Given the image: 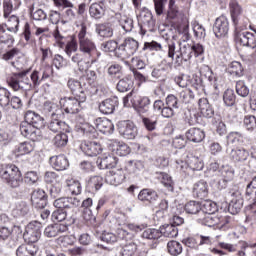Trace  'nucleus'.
<instances>
[{"instance_id": "obj_1", "label": "nucleus", "mask_w": 256, "mask_h": 256, "mask_svg": "<svg viewBox=\"0 0 256 256\" xmlns=\"http://www.w3.org/2000/svg\"><path fill=\"white\" fill-rule=\"evenodd\" d=\"M162 37L164 39L163 42L154 40L145 42L142 51H155L160 55H167L168 59L175 61L176 65H183L187 61H191L192 57H203L205 55V46L201 43H179L177 49V44L169 38V33L162 32Z\"/></svg>"}, {"instance_id": "obj_2", "label": "nucleus", "mask_w": 256, "mask_h": 256, "mask_svg": "<svg viewBox=\"0 0 256 256\" xmlns=\"http://www.w3.org/2000/svg\"><path fill=\"white\" fill-rule=\"evenodd\" d=\"M0 177L10 189L23 193L25 188L23 187V181L26 185H37L39 181V174L35 171H29L24 175L21 174V170L15 164H7L0 169Z\"/></svg>"}, {"instance_id": "obj_3", "label": "nucleus", "mask_w": 256, "mask_h": 256, "mask_svg": "<svg viewBox=\"0 0 256 256\" xmlns=\"http://www.w3.org/2000/svg\"><path fill=\"white\" fill-rule=\"evenodd\" d=\"M78 50L80 54H76L73 57L74 61H80V65L84 71H87L95 59L93 55L97 53V45L93 42V39L89 38L87 35V26L85 24L80 25V30L78 32Z\"/></svg>"}, {"instance_id": "obj_4", "label": "nucleus", "mask_w": 256, "mask_h": 256, "mask_svg": "<svg viewBox=\"0 0 256 256\" xmlns=\"http://www.w3.org/2000/svg\"><path fill=\"white\" fill-rule=\"evenodd\" d=\"M67 87L70 93H72L74 97L81 99V101H87V97L97 95V89L91 86L86 79L80 78V80H77L75 78H69Z\"/></svg>"}, {"instance_id": "obj_5", "label": "nucleus", "mask_w": 256, "mask_h": 256, "mask_svg": "<svg viewBox=\"0 0 256 256\" xmlns=\"http://www.w3.org/2000/svg\"><path fill=\"white\" fill-rule=\"evenodd\" d=\"M229 7L232 25L235 31H245V29H247L248 20L243 14V7H241L237 1L230 2Z\"/></svg>"}, {"instance_id": "obj_6", "label": "nucleus", "mask_w": 256, "mask_h": 256, "mask_svg": "<svg viewBox=\"0 0 256 256\" xmlns=\"http://www.w3.org/2000/svg\"><path fill=\"white\" fill-rule=\"evenodd\" d=\"M138 25L140 26V35L142 37L147 35V33H153L155 31L156 20L151 10L142 8L138 15Z\"/></svg>"}, {"instance_id": "obj_7", "label": "nucleus", "mask_w": 256, "mask_h": 256, "mask_svg": "<svg viewBox=\"0 0 256 256\" xmlns=\"http://www.w3.org/2000/svg\"><path fill=\"white\" fill-rule=\"evenodd\" d=\"M139 51V41L128 37L121 44H119L117 58L129 59Z\"/></svg>"}, {"instance_id": "obj_8", "label": "nucleus", "mask_w": 256, "mask_h": 256, "mask_svg": "<svg viewBox=\"0 0 256 256\" xmlns=\"http://www.w3.org/2000/svg\"><path fill=\"white\" fill-rule=\"evenodd\" d=\"M87 100H81L79 96H69L60 99L62 111L70 115H77L83 109V103Z\"/></svg>"}, {"instance_id": "obj_9", "label": "nucleus", "mask_w": 256, "mask_h": 256, "mask_svg": "<svg viewBox=\"0 0 256 256\" xmlns=\"http://www.w3.org/2000/svg\"><path fill=\"white\" fill-rule=\"evenodd\" d=\"M51 75H53V67H51L50 65L42 66L39 69L33 70L30 75L32 87H39L41 83L47 81V79H49Z\"/></svg>"}, {"instance_id": "obj_10", "label": "nucleus", "mask_w": 256, "mask_h": 256, "mask_svg": "<svg viewBox=\"0 0 256 256\" xmlns=\"http://www.w3.org/2000/svg\"><path fill=\"white\" fill-rule=\"evenodd\" d=\"M117 129L121 137H124V139H135L139 133L137 126L131 120L119 121Z\"/></svg>"}, {"instance_id": "obj_11", "label": "nucleus", "mask_w": 256, "mask_h": 256, "mask_svg": "<svg viewBox=\"0 0 256 256\" xmlns=\"http://www.w3.org/2000/svg\"><path fill=\"white\" fill-rule=\"evenodd\" d=\"M256 33V30H253ZM236 41L242 45V47L256 48V34L249 31L238 30L235 31Z\"/></svg>"}, {"instance_id": "obj_12", "label": "nucleus", "mask_w": 256, "mask_h": 256, "mask_svg": "<svg viewBox=\"0 0 256 256\" xmlns=\"http://www.w3.org/2000/svg\"><path fill=\"white\" fill-rule=\"evenodd\" d=\"M53 205L56 209L67 211L81 206V198L79 197H60L54 200Z\"/></svg>"}, {"instance_id": "obj_13", "label": "nucleus", "mask_w": 256, "mask_h": 256, "mask_svg": "<svg viewBox=\"0 0 256 256\" xmlns=\"http://www.w3.org/2000/svg\"><path fill=\"white\" fill-rule=\"evenodd\" d=\"M64 47H65L64 51L67 57L71 59L72 63H76L78 70L83 73L84 70H83V66L81 65V61L79 60L77 61L73 59L76 55H81L80 52H77L79 51V44H77V40L71 39L70 41L65 43Z\"/></svg>"}, {"instance_id": "obj_14", "label": "nucleus", "mask_w": 256, "mask_h": 256, "mask_svg": "<svg viewBox=\"0 0 256 256\" xmlns=\"http://www.w3.org/2000/svg\"><path fill=\"white\" fill-rule=\"evenodd\" d=\"M213 33L218 39L225 37L229 33V18L227 16L221 15L215 20Z\"/></svg>"}, {"instance_id": "obj_15", "label": "nucleus", "mask_w": 256, "mask_h": 256, "mask_svg": "<svg viewBox=\"0 0 256 256\" xmlns=\"http://www.w3.org/2000/svg\"><path fill=\"white\" fill-rule=\"evenodd\" d=\"M228 197L230 199L228 211L231 215H237V213L243 209V198L241 197V192H229Z\"/></svg>"}, {"instance_id": "obj_16", "label": "nucleus", "mask_w": 256, "mask_h": 256, "mask_svg": "<svg viewBox=\"0 0 256 256\" xmlns=\"http://www.w3.org/2000/svg\"><path fill=\"white\" fill-rule=\"evenodd\" d=\"M80 149L87 157H97L103 151L101 144L96 141H84L81 143Z\"/></svg>"}, {"instance_id": "obj_17", "label": "nucleus", "mask_w": 256, "mask_h": 256, "mask_svg": "<svg viewBox=\"0 0 256 256\" xmlns=\"http://www.w3.org/2000/svg\"><path fill=\"white\" fill-rule=\"evenodd\" d=\"M69 231V226L65 223H54L48 225L44 229V236L48 238L59 237L63 235V233H67Z\"/></svg>"}, {"instance_id": "obj_18", "label": "nucleus", "mask_w": 256, "mask_h": 256, "mask_svg": "<svg viewBox=\"0 0 256 256\" xmlns=\"http://www.w3.org/2000/svg\"><path fill=\"white\" fill-rule=\"evenodd\" d=\"M179 107H181L179 98L173 94H170L166 97L163 115L171 119V117H175V109H179Z\"/></svg>"}, {"instance_id": "obj_19", "label": "nucleus", "mask_w": 256, "mask_h": 256, "mask_svg": "<svg viewBox=\"0 0 256 256\" xmlns=\"http://www.w3.org/2000/svg\"><path fill=\"white\" fill-rule=\"evenodd\" d=\"M117 161V156L110 153H104L97 158L96 165L98 166V169H113L114 167H117Z\"/></svg>"}, {"instance_id": "obj_20", "label": "nucleus", "mask_w": 256, "mask_h": 256, "mask_svg": "<svg viewBox=\"0 0 256 256\" xmlns=\"http://www.w3.org/2000/svg\"><path fill=\"white\" fill-rule=\"evenodd\" d=\"M25 122L28 123V125H31L34 127V129H43L45 126V119L41 117V115L37 114L35 111L28 110L25 113L24 116Z\"/></svg>"}, {"instance_id": "obj_21", "label": "nucleus", "mask_w": 256, "mask_h": 256, "mask_svg": "<svg viewBox=\"0 0 256 256\" xmlns=\"http://www.w3.org/2000/svg\"><path fill=\"white\" fill-rule=\"evenodd\" d=\"M116 107H119V98L114 96L103 100L99 105V111L103 115H113Z\"/></svg>"}, {"instance_id": "obj_22", "label": "nucleus", "mask_w": 256, "mask_h": 256, "mask_svg": "<svg viewBox=\"0 0 256 256\" xmlns=\"http://www.w3.org/2000/svg\"><path fill=\"white\" fill-rule=\"evenodd\" d=\"M48 129L53 133H59V131L60 133L63 131L65 133H71V127L68 126V124L64 121L59 120V116H55V114H53L51 117V120L48 124Z\"/></svg>"}, {"instance_id": "obj_23", "label": "nucleus", "mask_w": 256, "mask_h": 256, "mask_svg": "<svg viewBox=\"0 0 256 256\" xmlns=\"http://www.w3.org/2000/svg\"><path fill=\"white\" fill-rule=\"evenodd\" d=\"M31 203L35 209H45L47 207V193L44 190H34L31 195Z\"/></svg>"}, {"instance_id": "obj_24", "label": "nucleus", "mask_w": 256, "mask_h": 256, "mask_svg": "<svg viewBox=\"0 0 256 256\" xmlns=\"http://www.w3.org/2000/svg\"><path fill=\"white\" fill-rule=\"evenodd\" d=\"M94 125L97 131H100L103 135H112L113 131H115V125L107 118H96Z\"/></svg>"}, {"instance_id": "obj_25", "label": "nucleus", "mask_w": 256, "mask_h": 256, "mask_svg": "<svg viewBox=\"0 0 256 256\" xmlns=\"http://www.w3.org/2000/svg\"><path fill=\"white\" fill-rule=\"evenodd\" d=\"M95 33L102 39H111L114 34L113 24L111 22L96 24Z\"/></svg>"}, {"instance_id": "obj_26", "label": "nucleus", "mask_w": 256, "mask_h": 256, "mask_svg": "<svg viewBox=\"0 0 256 256\" xmlns=\"http://www.w3.org/2000/svg\"><path fill=\"white\" fill-rule=\"evenodd\" d=\"M105 181L108 185L118 187V185H121L125 181V172L123 170L109 171L106 173Z\"/></svg>"}, {"instance_id": "obj_27", "label": "nucleus", "mask_w": 256, "mask_h": 256, "mask_svg": "<svg viewBox=\"0 0 256 256\" xmlns=\"http://www.w3.org/2000/svg\"><path fill=\"white\" fill-rule=\"evenodd\" d=\"M142 239H146L147 241H151L152 249H155L159 243V239L161 237V229L157 228H147L142 232Z\"/></svg>"}, {"instance_id": "obj_28", "label": "nucleus", "mask_w": 256, "mask_h": 256, "mask_svg": "<svg viewBox=\"0 0 256 256\" xmlns=\"http://www.w3.org/2000/svg\"><path fill=\"white\" fill-rule=\"evenodd\" d=\"M192 193L196 199H205L209 195V184L205 180L196 182L193 186Z\"/></svg>"}, {"instance_id": "obj_29", "label": "nucleus", "mask_w": 256, "mask_h": 256, "mask_svg": "<svg viewBox=\"0 0 256 256\" xmlns=\"http://www.w3.org/2000/svg\"><path fill=\"white\" fill-rule=\"evenodd\" d=\"M155 179H157L167 191H170L171 193L175 191V181H173L171 175L166 172H156Z\"/></svg>"}, {"instance_id": "obj_30", "label": "nucleus", "mask_w": 256, "mask_h": 256, "mask_svg": "<svg viewBox=\"0 0 256 256\" xmlns=\"http://www.w3.org/2000/svg\"><path fill=\"white\" fill-rule=\"evenodd\" d=\"M49 161L55 171H65L69 168V160L65 155L52 156Z\"/></svg>"}, {"instance_id": "obj_31", "label": "nucleus", "mask_w": 256, "mask_h": 256, "mask_svg": "<svg viewBox=\"0 0 256 256\" xmlns=\"http://www.w3.org/2000/svg\"><path fill=\"white\" fill-rule=\"evenodd\" d=\"M114 17L126 33H131V31L135 29V22L133 21V18L127 15H122L121 13H116Z\"/></svg>"}, {"instance_id": "obj_32", "label": "nucleus", "mask_w": 256, "mask_h": 256, "mask_svg": "<svg viewBox=\"0 0 256 256\" xmlns=\"http://www.w3.org/2000/svg\"><path fill=\"white\" fill-rule=\"evenodd\" d=\"M186 139L192 143H201L205 139V130L197 127L188 129L185 133Z\"/></svg>"}, {"instance_id": "obj_33", "label": "nucleus", "mask_w": 256, "mask_h": 256, "mask_svg": "<svg viewBox=\"0 0 256 256\" xmlns=\"http://www.w3.org/2000/svg\"><path fill=\"white\" fill-rule=\"evenodd\" d=\"M157 199H159V194L153 189L144 188L138 194V201L142 203H155Z\"/></svg>"}, {"instance_id": "obj_34", "label": "nucleus", "mask_w": 256, "mask_h": 256, "mask_svg": "<svg viewBox=\"0 0 256 256\" xmlns=\"http://www.w3.org/2000/svg\"><path fill=\"white\" fill-rule=\"evenodd\" d=\"M20 133L23 137H28V139H31L32 141H37V135H39V130L24 121L20 124Z\"/></svg>"}, {"instance_id": "obj_35", "label": "nucleus", "mask_w": 256, "mask_h": 256, "mask_svg": "<svg viewBox=\"0 0 256 256\" xmlns=\"http://www.w3.org/2000/svg\"><path fill=\"white\" fill-rule=\"evenodd\" d=\"M39 253L37 244H21L16 249V256H35Z\"/></svg>"}, {"instance_id": "obj_36", "label": "nucleus", "mask_w": 256, "mask_h": 256, "mask_svg": "<svg viewBox=\"0 0 256 256\" xmlns=\"http://www.w3.org/2000/svg\"><path fill=\"white\" fill-rule=\"evenodd\" d=\"M198 105L201 115L206 119H211V117L215 115V110L213 109V106L210 105L207 98H200L198 101Z\"/></svg>"}, {"instance_id": "obj_37", "label": "nucleus", "mask_w": 256, "mask_h": 256, "mask_svg": "<svg viewBox=\"0 0 256 256\" xmlns=\"http://www.w3.org/2000/svg\"><path fill=\"white\" fill-rule=\"evenodd\" d=\"M12 215L13 217H29L31 215V206L25 201H20L12 210Z\"/></svg>"}, {"instance_id": "obj_38", "label": "nucleus", "mask_w": 256, "mask_h": 256, "mask_svg": "<svg viewBox=\"0 0 256 256\" xmlns=\"http://www.w3.org/2000/svg\"><path fill=\"white\" fill-rule=\"evenodd\" d=\"M21 7V0H3L4 19L9 18L13 11H17Z\"/></svg>"}, {"instance_id": "obj_39", "label": "nucleus", "mask_w": 256, "mask_h": 256, "mask_svg": "<svg viewBox=\"0 0 256 256\" xmlns=\"http://www.w3.org/2000/svg\"><path fill=\"white\" fill-rule=\"evenodd\" d=\"M230 159L235 163L247 161L249 157V151L245 150V148H234L229 153Z\"/></svg>"}, {"instance_id": "obj_40", "label": "nucleus", "mask_w": 256, "mask_h": 256, "mask_svg": "<svg viewBox=\"0 0 256 256\" xmlns=\"http://www.w3.org/2000/svg\"><path fill=\"white\" fill-rule=\"evenodd\" d=\"M201 75H204L208 79L210 85L217 91L219 89V80L217 74L213 73V70L209 66H204L201 71Z\"/></svg>"}, {"instance_id": "obj_41", "label": "nucleus", "mask_w": 256, "mask_h": 256, "mask_svg": "<svg viewBox=\"0 0 256 256\" xmlns=\"http://www.w3.org/2000/svg\"><path fill=\"white\" fill-rule=\"evenodd\" d=\"M89 15L92 19L99 21L105 17V7L101 3H93L89 7Z\"/></svg>"}, {"instance_id": "obj_42", "label": "nucleus", "mask_w": 256, "mask_h": 256, "mask_svg": "<svg viewBox=\"0 0 256 256\" xmlns=\"http://www.w3.org/2000/svg\"><path fill=\"white\" fill-rule=\"evenodd\" d=\"M218 176L222 177L224 183H229V181H233V178L235 177V169L229 165H223L218 170Z\"/></svg>"}, {"instance_id": "obj_43", "label": "nucleus", "mask_w": 256, "mask_h": 256, "mask_svg": "<svg viewBox=\"0 0 256 256\" xmlns=\"http://www.w3.org/2000/svg\"><path fill=\"white\" fill-rule=\"evenodd\" d=\"M86 187L88 191L95 193V191H99L103 187V177L101 176H92L89 178Z\"/></svg>"}, {"instance_id": "obj_44", "label": "nucleus", "mask_w": 256, "mask_h": 256, "mask_svg": "<svg viewBox=\"0 0 256 256\" xmlns=\"http://www.w3.org/2000/svg\"><path fill=\"white\" fill-rule=\"evenodd\" d=\"M68 133H71V132L62 131L58 133L52 140L54 147H57L58 149L66 147L67 143H69Z\"/></svg>"}, {"instance_id": "obj_45", "label": "nucleus", "mask_w": 256, "mask_h": 256, "mask_svg": "<svg viewBox=\"0 0 256 256\" xmlns=\"http://www.w3.org/2000/svg\"><path fill=\"white\" fill-rule=\"evenodd\" d=\"M11 100V91L5 87H0V107L4 111H9V103Z\"/></svg>"}, {"instance_id": "obj_46", "label": "nucleus", "mask_w": 256, "mask_h": 256, "mask_svg": "<svg viewBox=\"0 0 256 256\" xmlns=\"http://www.w3.org/2000/svg\"><path fill=\"white\" fill-rule=\"evenodd\" d=\"M161 237H177L179 235V230L172 223L164 224L160 227Z\"/></svg>"}, {"instance_id": "obj_47", "label": "nucleus", "mask_w": 256, "mask_h": 256, "mask_svg": "<svg viewBox=\"0 0 256 256\" xmlns=\"http://www.w3.org/2000/svg\"><path fill=\"white\" fill-rule=\"evenodd\" d=\"M116 89L119 93H127V91H131L133 89V80L129 76L120 79Z\"/></svg>"}, {"instance_id": "obj_48", "label": "nucleus", "mask_w": 256, "mask_h": 256, "mask_svg": "<svg viewBox=\"0 0 256 256\" xmlns=\"http://www.w3.org/2000/svg\"><path fill=\"white\" fill-rule=\"evenodd\" d=\"M100 49H102L104 53H114L115 57H117L119 43H117L115 40H108L100 45Z\"/></svg>"}, {"instance_id": "obj_49", "label": "nucleus", "mask_w": 256, "mask_h": 256, "mask_svg": "<svg viewBox=\"0 0 256 256\" xmlns=\"http://www.w3.org/2000/svg\"><path fill=\"white\" fill-rule=\"evenodd\" d=\"M201 211L202 213L208 214V215H215L217 211H219V207L217 206V203L211 200H204L201 203Z\"/></svg>"}, {"instance_id": "obj_50", "label": "nucleus", "mask_w": 256, "mask_h": 256, "mask_svg": "<svg viewBox=\"0 0 256 256\" xmlns=\"http://www.w3.org/2000/svg\"><path fill=\"white\" fill-rule=\"evenodd\" d=\"M204 167H205V163L203 162V159H201L197 156L189 157L188 169H191L192 171H203Z\"/></svg>"}, {"instance_id": "obj_51", "label": "nucleus", "mask_w": 256, "mask_h": 256, "mask_svg": "<svg viewBox=\"0 0 256 256\" xmlns=\"http://www.w3.org/2000/svg\"><path fill=\"white\" fill-rule=\"evenodd\" d=\"M20 72L13 73L12 75L7 77V84L13 91H20L21 83H20Z\"/></svg>"}, {"instance_id": "obj_52", "label": "nucleus", "mask_w": 256, "mask_h": 256, "mask_svg": "<svg viewBox=\"0 0 256 256\" xmlns=\"http://www.w3.org/2000/svg\"><path fill=\"white\" fill-rule=\"evenodd\" d=\"M184 210L189 215H197L201 211V202L191 200L185 204Z\"/></svg>"}, {"instance_id": "obj_53", "label": "nucleus", "mask_w": 256, "mask_h": 256, "mask_svg": "<svg viewBox=\"0 0 256 256\" xmlns=\"http://www.w3.org/2000/svg\"><path fill=\"white\" fill-rule=\"evenodd\" d=\"M243 127L248 131V133H253L256 129V117L255 115L248 114L244 116Z\"/></svg>"}, {"instance_id": "obj_54", "label": "nucleus", "mask_w": 256, "mask_h": 256, "mask_svg": "<svg viewBox=\"0 0 256 256\" xmlns=\"http://www.w3.org/2000/svg\"><path fill=\"white\" fill-rule=\"evenodd\" d=\"M13 43H15V39L11 34L5 33V26L3 24H0V44L7 45L8 47L13 46Z\"/></svg>"}, {"instance_id": "obj_55", "label": "nucleus", "mask_w": 256, "mask_h": 256, "mask_svg": "<svg viewBox=\"0 0 256 256\" xmlns=\"http://www.w3.org/2000/svg\"><path fill=\"white\" fill-rule=\"evenodd\" d=\"M245 196L248 197V199H252L256 204V175L247 184Z\"/></svg>"}, {"instance_id": "obj_56", "label": "nucleus", "mask_w": 256, "mask_h": 256, "mask_svg": "<svg viewBox=\"0 0 256 256\" xmlns=\"http://www.w3.org/2000/svg\"><path fill=\"white\" fill-rule=\"evenodd\" d=\"M28 71L20 72V91H30L33 89V84L29 77H27Z\"/></svg>"}, {"instance_id": "obj_57", "label": "nucleus", "mask_w": 256, "mask_h": 256, "mask_svg": "<svg viewBox=\"0 0 256 256\" xmlns=\"http://www.w3.org/2000/svg\"><path fill=\"white\" fill-rule=\"evenodd\" d=\"M167 249L168 253L173 256L181 255V253H183V245L175 240L168 242Z\"/></svg>"}, {"instance_id": "obj_58", "label": "nucleus", "mask_w": 256, "mask_h": 256, "mask_svg": "<svg viewBox=\"0 0 256 256\" xmlns=\"http://www.w3.org/2000/svg\"><path fill=\"white\" fill-rule=\"evenodd\" d=\"M23 239L28 245H35V243L41 239V234L32 232V230H25Z\"/></svg>"}, {"instance_id": "obj_59", "label": "nucleus", "mask_w": 256, "mask_h": 256, "mask_svg": "<svg viewBox=\"0 0 256 256\" xmlns=\"http://www.w3.org/2000/svg\"><path fill=\"white\" fill-rule=\"evenodd\" d=\"M136 105L139 113H147L151 107V99H149L147 96L139 97Z\"/></svg>"}, {"instance_id": "obj_60", "label": "nucleus", "mask_w": 256, "mask_h": 256, "mask_svg": "<svg viewBox=\"0 0 256 256\" xmlns=\"http://www.w3.org/2000/svg\"><path fill=\"white\" fill-rule=\"evenodd\" d=\"M243 65L240 62L234 61L228 67V73L233 77H243Z\"/></svg>"}, {"instance_id": "obj_61", "label": "nucleus", "mask_w": 256, "mask_h": 256, "mask_svg": "<svg viewBox=\"0 0 256 256\" xmlns=\"http://www.w3.org/2000/svg\"><path fill=\"white\" fill-rule=\"evenodd\" d=\"M192 29L196 39H205V37L207 36V32H205V27H203V25L199 24V22L197 21L192 22Z\"/></svg>"}, {"instance_id": "obj_62", "label": "nucleus", "mask_w": 256, "mask_h": 256, "mask_svg": "<svg viewBox=\"0 0 256 256\" xmlns=\"http://www.w3.org/2000/svg\"><path fill=\"white\" fill-rule=\"evenodd\" d=\"M223 101L226 107H233L236 101L235 91L233 89H227L223 94Z\"/></svg>"}, {"instance_id": "obj_63", "label": "nucleus", "mask_w": 256, "mask_h": 256, "mask_svg": "<svg viewBox=\"0 0 256 256\" xmlns=\"http://www.w3.org/2000/svg\"><path fill=\"white\" fill-rule=\"evenodd\" d=\"M114 147H116V153L119 157H127L131 153V148L129 145L123 142H114Z\"/></svg>"}, {"instance_id": "obj_64", "label": "nucleus", "mask_w": 256, "mask_h": 256, "mask_svg": "<svg viewBox=\"0 0 256 256\" xmlns=\"http://www.w3.org/2000/svg\"><path fill=\"white\" fill-rule=\"evenodd\" d=\"M236 93L239 97L249 96V87L245 84V81L239 80L236 82Z\"/></svg>"}]
</instances>
